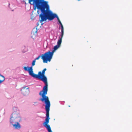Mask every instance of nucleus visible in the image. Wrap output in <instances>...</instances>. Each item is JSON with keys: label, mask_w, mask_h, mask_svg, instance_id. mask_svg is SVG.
<instances>
[{"label": "nucleus", "mask_w": 132, "mask_h": 132, "mask_svg": "<svg viewBox=\"0 0 132 132\" xmlns=\"http://www.w3.org/2000/svg\"><path fill=\"white\" fill-rule=\"evenodd\" d=\"M29 3L31 4L35 5L37 9H40L41 13L39 15L41 21L43 22L47 19L51 20L55 18L59 21L60 20L57 15L53 13L50 10L49 7L47 2L44 0H28Z\"/></svg>", "instance_id": "f257e3e1"}, {"label": "nucleus", "mask_w": 132, "mask_h": 132, "mask_svg": "<svg viewBox=\"0 0 132 132\" xmlns=\"http://www.w3.org/2000/svg\"><path fill=\"white\" fill-rule=\"evenodd\" d=\"M48 91V85H45L43 87V90L40 91L39 94L42 97L39 99V100L45 104V108L46 111V118L45 121L43 123V126L47 129L48 132H52L51 127L48 124L50 118L49 117L50 108V103L48 96L46 95L47 94Z\"/></svg>", "instance_id": "f03ea898"}, {"label": "nucleus", "mask_w": 132, "mask_h": 132, "mask_svg": "<svg viewBox=\"0 0 132 132\" xmlns=\"http://www.w3.org/2000/svg\"><path fill=\"white\" fill-rule=\"evenodd\" d=\"M59 47L58 45H56L54 46L53 50L52 52L49 51L43 54L42 59L43 60V62L47 63V61L50 62L52 58L54 53Z\"/></svg>", "instance_id": "7ed1b4c3"}, {"label": "nucleus", "mask_w": 132, "mask_h": 132, "mask_svg": "<svg viewBox=\"0 0 132 132\" xmlns=\"http://www.w3.org/2000/svg\"><path fill=\"white\" fill-rule=\"evenodd\" d=\"M46 70V68H44L42 71V72L41 71L39 72L38 75L34 74V78L41 79L45 82V85H48L47 78L45 75V71Z\"/></svg>", "instance_id": "20e7f679"}, {"label": "nucleus", "mask_w": 132, "mask_h": 132, "mask_svg": "<svg viewBox=\"0 0 132 132\" xmlns=\"http://www.w3.org/2000/svg\"><path fill=\"white\" fill-rule=\"evenodd\" d=\"M21 118L19 117V113L16 112H13L10 118V123L12 124L15 123L16 122H20Z\"/></svg>", "instance_id": "39448f33"}, {"label": "nucleus", "mask_w": 132, "mask_h": 132, "mask_svg": "<svg viewBox=\"0 0 132 132\" xmlns=\"http://www.w3.org/2000/svg\"><path fill=\"white\" fill-rule=\"evenodd\" d=\"M28 67H23V68L25 71H28L29 75L32 76V77H34V73H33V69L32 67H29V69H28Z\"/></svg>", "instance_id": "423d86ee"}, {"label": "nucleus", "mask_w": 132, "mask_h": 132, "mask_svg": "<svg viewBox=\"0 0 132 132\" xmlns=\"http://www.w3.org/2000/svg\"><path fill=\"white\" fill-rule=\"evenodd\" d=\"M26 87H23L21 90V93L24 95H28L29 93V89L28 88H26Z\"/></svg>", "instance_id": "0eeeda50"}, {"label": "nucleus", "mask_w": 132, "mask_h": 132, "mask_svg": "<svg viewBox=\"0 0 132 132\" xmlns=\"http://www.w3.org/2000/svg\"><path fill=\"white\" fill-rule=\"evenodd\" d=\"M14 124H12L13 127L16 129H20L21 128V126L18 122H16Z\"/></svg>", "instance_id": "6e6552de"}, {"label": "nucleus", "mask_w": 132, "mask_h": 132, "mask_svg": "<svg viewBox=\"0 0 132 132\" xmlns=\"http://www.w3.org/2000/svg\"><path fill=\"white\" fill-rule=\"evenodd\" d=\"M63 36L61 35V37H60L59 40H58L57 41V45L59 47H60L61 45Z\"/></svg>", "instance_id": "1a4fd4ad"}, {"label": "nucleus", "mask_w": 132, "mask_h": 132, "mask_svg": "<svg viewBox=\"0 0 132 132\" xmlns=\"http://www.w3.org/2000/svg\"><path fill=\"white\" fill-rule=\"evenodd\" d=\"M5 79L4 77L0 74V84L2 83Z\"/></svg>", "instance_id": "9d476101"}, {"label": "nucleus", "mask_w": 132, "mask_h": 132, "mask_svg": "<svg viewBox=\"0 0 132 132\" xmlns=\"http://www.w3.org/2000/svg\"><path fill=\"white\" fill-rule=\"evenodd\" d=\"M61 35L62 36H63L64 35V28L63 26L62 25V24L61 25Z\"/></svg>", "instance_id": "9b49d317"}, {"label": "nucleus", "mask_w": 132, "mask_h": 132, "mask_svg": "<svg viewBox=\"0 0 132 132\" xmlns=\"http://www.w3.org/2000/svg\"><path fill=\"white\" fill-rule=\"evenodd\" d=\"M36 61H35V60H34L32 61V66L31 67H32V66H34L35 65V63L36 62Z\"/></svg>", "instance_id": "f8f14e48"}, {"label": "nucleus", "mask_w": 132, "mask_h": 132, "mask_svg": "<svg viewBox=\"0 0 132 132\" xmlns=\"http://www.w3.org/2000/svg\"><path fill=\"white\" fill-rule=\"evenodd\" d=\"M43 54L42 55V56H41L40 55L39 56L37 57L34 60L35 61H36V60H38L40 57H42V56H43Z\"/></svg>", "instance_id": "ddd939ff"}, {"label": "nucleus", "mask_w": 132, "mask_h": 132, "mask_svg": "<svg viewBox=\"0 0 132 132\" xmlns=\"http://www.w3.org/2000/svg\"><path fill=\"white\" fill-rule=\"evenodd\" d=\"M58 21L60 25L62 24L60 20L59 21Z\"/></svg>", "instance_id": "4468645a"}, {"label": "nucleus", "mask_w": 132, "mask_h": 132, "mask_svg": "<svg viewBox=\"0 0 132 132\" xmlns=\"http://www.w3.org/2000/svg\"><path fill=\"white\" fill-rule=\"evenodd\" d=\"M37 32V30H36V32Z\"/></svg>", "instance_id": "2eb2a0df"}, {"label": "nucleus", "mask_w": 132, "mask_h": 132, "mask_svg": "<svg viewBox=\"0 0 132 132\" xmlns=\"http://www.w3.org/2000/svg\"><path fill=\"white\" fill-rule=\"evenodd\" d=\"M35 9H36V8H35L34 10H35Z\"/></svg>", "instance_id": "dca6fc26"}, {"label": "nucleus", "mask_w": 132, "mask_h": 132, "mask_svg": "<svg viewBox=\"0 0 132 132\" xmlns=\"http://www.w3.org/2000/svg\"><path fill=\"white\" fill-rule=\"evenodd\" d=\"M68 106H69V107H70V106H69V105Z\"/></svg>", "instance_id": "f3484780"}, {"label": "nucleus", "mask_w": 132, "mask_h": 132, "mask_svg": "<svg viewBox=\"0 0 132 132\" xmlns=\"http://www.w3.org/2000/svg\"><path fill=\"white\" fill-rule=\"evenodd\" d=\"M37 12L38 13V11H37Z\"/></svg>", "instance_id": "a211bd4d"}]
</instances>
